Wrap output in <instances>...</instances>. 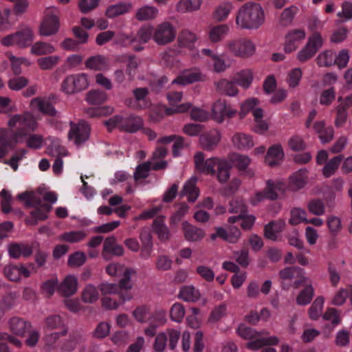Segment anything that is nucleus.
I'll list each match as a JSON object with an SVG mask.
<instances>
[{"instance_id":"nucleus-1","label":"nucleus","mask_w":352,"mask_h":352,"mask_svg":"<svg viewBox=\"0 0 352 352\" xmlns=\"http://www.w3.org/2000/svg\"><path fill=\"white\" fill-rule=\"evenodd\" d=\"M264 21L263 10L260 4L255 2L243 4L239 9L236 16V24L241 29H257Z\"/></svg>"},{"instance_id":"nucleus-2","label":"nucleus","mask_w":352,"mask_h":352,"mask_svg":"<svg viewBox=\"0 0 352 352\" xmlns=\"http://www.w3.org/2000/svg\"><path fill=\"white\" fill-rule=\"evenodd\" d=\"M236 333L244 340H252L247 343L246 346L254 351H257L263 346L276 345L279 341L276 336L267 337L270 333L265 330L256 331L242 324L237 328Z\"/></svg>"},{"instance_id":"nucleus-3","label":"nucleus","mask_w":352,"mask_h":352,"mask_svg":"<svg viewBox=\"0 0 352 352\" xmlns=\"http://www.w3.org/2000/svg\"><path fill=\"white\" fill-rule=\"evenodd\" d=\"M8 126L10 129L14 130L12 138L14 143L16 144L19 139L27 136L28 131H35L38 123L30 112L25 111L11 116L8 121Z\"/></svg>"},{"instance_id":"nucleus-4","label":"nucleus","mask_w":352,"mask_h":352,"mask_svg":"<svg viewBox=\"0 0 352 352\" xmlns=\"http://www.w3.org/2000/svg\"><path fill=\"white\" fill-rule=\"evenodd\" d=\"M109 131L115 128L121 131L133 133L143 127L144 122L140 116L130 115L123 117L120 115L114 116L104 122Z\"/></svg>"},{"instance_id":"nucleus-5","label":"nucleus","mask_w":352,"mask_h":352,"mask_svg":"<svg viewBox=\"0 0 352 352\" xmlns=\"http://www.w3.org/2000/svg\"><path fill=\"white\" fill-rule=\"evenodd\" d=\"M285 190V185L283 182L278 180L268 179L265 182V187L255 194L252 203L253 205H256L264 199L276 201L279 198V194L283 193Z\"/></svg>"},{"instance_id":"nucleus-6","label":"nucleus","mask_w":352,"mask_h":352,"mask_svg":"<svg viewBox=\"0 0 352 352\" xmlns=\"http://www.w3.org/2000/svg\"><path fill=\"white\" fill-rule=\"evenodd\" d=\"M58 14L59 10L55 7L45 9V16L38 29L40 35L50 36L58 32L60 26Z\"/></svg>"},{"instance_id":"nucleus-7","label":"nucleus","mask_w":352,"mask_h":352,"mask_svg":"<svg viewBox=\"0 0 352 352\" xmlns=\"http://www.w3.org/2000/svg\"><path fill=\"white\" fill-rule=\"evenodd\" d=\"M226 48L234 56L248 58L255 52V45L245 38H235L228 40Z\"/></svg>"},{"instance_id":"nucleus-8","label":"nucleus","mask_w":352,"mask_h":352,"mask_svg":"<svg viewBox=\"0 0 352 352\" xmlns=\"http://www.w3.org/2000/svg\"><path fill=\"white\" fill-rule=\"evenodd\" d=\"M88 87L87 76L85 74H76L67 76L63 80L60 89L67 94H74L86 89Z\"/></svg>"},{"instance_id":"nucleus-9","label":"nucleus","mask_w":352,"mask_h":352,"mask_svg":"<svg viewBox=\"0 0 352 352\" xmlns=\"http://www.w3.org/2000/svg\"><path fill=\"white\" fill-rule=\"evenodd\" d=\"M323 43L324 39L320 33L311 34L308 37L306 45L298 53V60L300 62L304 63L311 58L322 48Z\"/></svg>"},{"instance_id":"nucleus-10","label":"nucleus","mask_w":352,"mask_h":352,"mask_svg":"<svg viewBox=\"0 0 352 352\" xmlns=\"http://www.w3.org/2000/svg\"><path fill=\"white\" fill-rule=\"evenodd\" d=\"M69 125L68 139L73 141L75 145L80 146L89 140L91 128L87 122L83 120L78 123L70 122Z\"/></svg>"},{"instance_id":"nucleus-11","label":"nucleus","mask_w":352,"mask_h":352,"mask_svg":"<svg viewBox=\"0 0 352 352\" xmlns=\"http://www.w3.org/2000/svg\"><path fill=\"white\" fill-rule=\"evenodd\" d=\"M176 36V29L169 22H163L157 25L153 31V39L158 45L171 43Z\"/></svg>"},{"instance_id":"nucleus-12","label":"nucleus","mask_w":352,"mask_h":352,"mask_svg":"<svg viewBox=\"0 0 352 352\" xmlns=\"http://www.w3.org/2000/svg\"><path fill=\"white\" fill-rule=\"evenodd\" d=\"M219 158L213 157L205 160L204 153L198 151L194 155L195 170L200 173L214 175L216 173L215 166Z\"/></svg>"},{"instance_id":"nucleus-13","label":"nucleus","mask_w":352,"mask_h":352,"mask_svg":"<svg viewBox=\"0 0 352 352\" xmlns=\"http://www.w3.org/2000/svg\"><path fill=\"white\" fill-rule=\"evenodd\" d=\"M124 254L123 247L118 244L114 236L107 237L103 243L102 257L107 261H110L113 256H121Z\"/></svg>"},{"instance_id":"nucleus-14","label":"nucleus","mask_w":352,"mask_h":352,"mask_svg":"<svg viewBox=\"0 0 352 352\" xmlns=\"http://www.w3.org/2000/svg\"><path fill=\"white\" fill-rule=\"evenodd\" d=\"M215 230L216 232L210 235V239L213 241L219 237L228 243H236L241 236L240 230L236 226H229L228 230L218 227Z\"/></svg>"},{"instance_id":"nucleus-15","label":"nucleus","mask_w":352,"mask_h":352,"mask_svg":"<svg viewBox=\"0 0 352 352\" xmlns=\"http://www.w3.org/2000/svg\"><path fill=\"white\" fill-rule=\"evenodd\" d=\"M221 135L217 129H212L202 133L199 137V144L205 151H212L214 150L221 141Z\"/></svg>"},{"instance_id":"nucleus-16","label":"nucleus","mask_w":352,"mask_h":352,"mask_svg":"<svg viewBox=\"0 0 352 352\" xmlns=\"http://www.w3.org/2000/svg\"><path fill=\"white\" fill-rule=\"evenodd\" d=\"M206 76L201 73L198 68H192L182 72L177 78L173 80V83L182 85H186L198 81L205 80Z\"/></svg>"},{"instance_id":"nucleus-17","label":"nucleus","mask_w":352,"mask_h":352,"mask_svg":"<svg viewBox=\"0 0 352 352\" xmlns=\"http://www.w3.org/2000/svg\"><path fill=\"white\" fill-rule=\"evenodd\" d=\"M8 325L13 334L21 337H24L32 329V324L29 321L18 316L10 318Z\"/></svg>"},{"instance_id":"nucleus-18","label":"nucleus","mask_w":352,"mask_h":352,"mask_svg":"<svg viewBox=\"0 0 352 352\" xmlns=\"http://www.w3.org/2000/svg\"><path fill=\"white\" fill-rule=\"evenodd\" d=\"M139 238L142 243L140 256L148 258L151 254L153 244L151 231L148 227H143L140 230Z\"/></svg>"},{"instance_id":"nucleus-19","label":"nucleus","mask_w":352,"mask_h":352,"mask_svg":"<svg viewBox=\"0 0 352 352\" xmlns=\"http://www.w3.org/2000/svg\"><path fill=\"white\" fill-rule=\"evenodd\" d=\"M231 160L234 166L240 171L241 175L248 177H252L254 175V172L248 166L251 162L250 158L244 155L239 153H234L232 155Z\"/></svg>"},{"instance_id":"nucleus-20","label":"nucleus","mask_w":352,"mask_h":352,"mask_svg":"<svg viewBox=\"0 0 352 352\" xmlns=\"http://www.w3.org/2000/svg\"><path fill=\"white\" fill-rule=\"evenodd\" d=\"M8 252L10 258L18 259L21 256L29 257L32 254V246L25 243L12 242L8 245Z\"/></svg>"},{"instance_id":"nucleus-21","label":"nucleus","mask_w":352,"mask_h":352,"mask_svg":"<svg viewBox=\"0 0 352 352\" xmlns=\"http://www.w3.org/2000/svg\"><path fill=\"white\" fill-rule=\"evenodd\" d=\"M30 212L31 218L25 220V223L30 226H35L39 221H45L48 218V213L52 207L50 204H43L41 207L34 208Z\"/></svg>"},{"instance_id":"nucleus-22","label":"nucleus","mask_w":352,"mask_h":352,"mask_svg":"<svg viewBox=\"0 0 352 352\" xmlns=\"http://www.w3.org/2000/svg\"><path fill=\"white\" fill-rule=\"evenodd\" d=\"M182 230L185 239L190 242L199 241L206 236L203 229L192 226L188 221L182 223Z\"/></svg>"},{"instance_id":"nucleus-23","label":"nucleus","mask_w":352,"mask_h":352,"mask_svg":"<svg viewBox=\"0 0 352 352\" xmlns=\"http://www.w3.org/2000/svg\"><path fill=\"white\" fill-rule=\"evenodd\" d=\"M30 105L36 107L43 114L51 117H55L58 115V111L50 100L42 98H34L30 102Z\"/></svg>"},{"instance_id":"nucleus-24","label":"nucleus","mask_w":352,"mask_h":352,"mask_svg":"<svg viewBox=\"0 0 352 352\" xmlns=\"http://www.w3.org/2000/svg\"><path fill=\"white\" fill-rule=\"evenodd\" d=\"M285 223L282 219L272 221L264 226V236L270 240L275 241L277 240V234L283 232Z\"/></svg>"},{"instance_id":"nucleus-25","label":"nucleus","mask_w":352,"mask_h":352,"mask_svg":"<svg viewBox=\"0 0 352 352\" xmlns=\"http://www.w3.org/2000/svg\"><path fill=\"white\" fill-rule=\"evenodd\" d=\"M165 217L160 215L153 222V229L161 241H167L170 238V232L168 228L164 223Z\"/></svg>"},{"instance_id":"nucleus-26","label":"nucleus","mask_w":352,"mask_h":352,"mask_svg":"<svg viewBox=\"0 0 352 352\" xmlns=\"http://www.w3.org/2000/svg\"><path fill=\"white\" fill-rule=\"evenodd\" d=\"M14 36L19 48H25L31 45L34 40V32L28 26L14 32Z\"/></svg>"},{"instance_id":"nucleus-27","label":"nucleus","mask_w":352,"mask_h":352,"mask_svg":"<svg viewBox=\"0 0 352 352\" xmlns=\"http://www.w3.org/2000/svg\"><path fill=\"white\" fill-rule=\"evenodd\" d=\"M217 170L214 175L219 182L224 184L228 182L230 177V170L232 165L230 163L223 158H219L218 162L216 164Z\"/></svg>"},{"instance_id":"nucleus-28","label":"nucleus","mask_w":352,"mask_h":352,"mask_svg":"<svg viewBox=\"0 0 352 352\" xmlns=\"http://www.w3.org/2000/svg\"><path fill=\"white\" fill-rule=\"evenodd\" d=\"M235 84L233 78L232 80L222 78L214 82L217 91L221 94L228 96H235L238 94L239 90Z\"/></svg>"},{"instance_id":"nucleus-29","label":"nucleus","mask_w":352,"mask_h":352,"mask_svg":"<svg viewBox=\"0 0 352 352\" xmlns=\"http://www.w3.org/2000/svg\"><path fill=\"white\" fill-rule=\"evenodd\" d=\"M307 180V170L305 168L300 169L289 177V188L292 191H297L302 188Z\"/></svg>"},{"instance_id":"nucleus-30","label":"nucleus","mask_w":352,"mask_h":352,"mask_svg":"<svg viewBox=\"0 0 352 352\" xmlns=\"http://www.w3.org/2000/svg\"><path fill=\"white\" fill-rule=\"evenodd\" d=\"M78 280L74 276L69 275L58 285V291L64 296H69L77 291Z\"/></svg>"},{"instance_id":"nucleus-31","label":"nucleus","mask_w":352,"mask_h":352,"mask_svg":"<svg viewBox=\"0 0 352 352\" xmlns=\"http://www.w3.org/2000/svg\"><path fill=\"white\" fill-rule=\"evenodd\" d=\"M48 151L52 155H57L53 164L52 168L54 173L58 175L61 173L63 167V160L60 155H66V151L63 147L54 144H51L48 147Z\"/></svg>"},{"instance_id":"nucleus-32","label":"nucleus","mask_w":352,"mask_h":352,"mask_svg":"<svg viewBox=\"0 0 352 352\" xmlns=\"http://www.w3.org/2000/svg\"><path fill=\"white\" fill-rule=\"evenodd\" d=\"M284 153L281 145L275 144L271 146L265 155V163L270 167H274L278 164L277 160L283 159Z\"/></svg>"},{"instance_id":"nucleus-33","label":"nucleus","mask_w":352,"mask_h":352,"mask_svg":"<svg viewBox=\"0 0 352 352\" xmlns=\"http://www.w3.org/2000/svg\"><path fill=\"white\" fill-rule=\"evenodd\" d=\"M197 178H190L184 186L183 189L180 192V196L188 195V201L189 202H195L199 196V189L196 186Z\"/></svg>"},{"instance_id":"nucleus-34","label":"nucleus","mask_w":352,"mask_h":352,"mask_svg":"<svg viewBox=\"0 0 352 352\" xmlns=\"http://www.w3.org/2000/svg\"><path fill=\"white\" fill-rule=\"evenodd\" d=\"M229 30V26L226 24L213 26L208 31V38L213 43L220 42L228 34Z\"/></svg>"},{"instance_id":"nucleus-35","label":"nucleus","mask_w":352,"mask_h":352,"mask_svg":"<svg viewBox=\"0 0 352 352\" xmlns=\"http://www.w3.org/2000/svg\"><path fill=\"white\" fill-rule=\"evenodd\" d=\"M120 60L126 63V74L131 79L134 78L135 71L141 63L140 59L133 54H123L120 56Z\"/></svg>"},{"instance_id":"nucleus-36","label":"nucleus","mask_w":352,"mask_h":352,"mask_svg":"<svg viewBox=\"0 0 352 352\" xmlns=\"http://www.w3.org/2000/svg\"><path fill=\"white\" fill-rule=\"evenodd\" d=\"M233 9L232 3L226 1L217 6L212 13V19L217 22H222L226 20L230 12Z\"/></svg>"},{"instance_id":"nucleus-37","label":"nucleus","mask_w":352,"mask_h":352,"mask_svg":"<svg viewBox=\"0 0 352 352\" xmlns=\"http://www.w3.org/2000/svg\"><path fill=\"white\" fill-rule=\"evenodd\" d=\"M234 145L240 150L249 149L254 146L252 137L243 133H238L232 138Z\"/></svg>"},{"instance_id":"nucleus-38","label":"nucleus","mask_w":352,"mask_h":352,"mask_svg":"<svg viewBox=\"0 0 352 352\" xmlns=\"http://www.w3.org/2000/svg\"><path fill=\"white\" fill-rule=\"evenodd\" d=\"M344 159L343 155H338L331 158L323 167L322 172L324 177L328 178L335 174Z\"/></svg>"},{"instance_id":"nucleus-39","label":"nucleus","mask_w":352,"mask_h":352,"mask_svg":"<svg viewBox=\"0 0 352 352\" xmlns=\"http://www.w3.org/2000/svg\"><path fill=\"white\" fill-rule=\"evenodd\" d=\"M234 82L244 89L248 88L252 82L253 74L251 70L244 69L237 72L233 77Z\"/></svg>"},{"instance_id":"nucleus-40","label":"nucleus","mask_w":352,"mask_h":352,"mask_svg":"<svg viewBox=\"0 0 352 352\" xmlns=\"http://www.w3.org/2000/svg\"><path fill=\"white\" fill-rule=\"evenodd\" d=\"M197 41L196 34L188 30H184L181 32L178 36V43L180 47L192 49L195 43Z\"/></svg>"},{"instance_id":"nucleus-41","label":"nucleus","mask_w":352,"mask_h":352,"mask_svg":"<svg viewBox=\"0 0 352 352\" xmlns=\"http://www.w3.org/2000/svg\"><path fill=\"white\" fill-rule=\"evenodd\" d=\"M14 141L12 135L10 136L5 129H0V158L7 153L8 149L14 146Z\"/></svg>"},{"instance_id":"nucleus-42","label":"nucleus","mask_w":352,"mask_h":352,"mask_svg":"<svg viewBox=\"0 0 352 352\" xmlns=\"http://www.w3.org/2000/svg\"><path fill=\"white\" fill-rule=\"evenodd\" d=\"M179 297L186 302H196L200 297L199 291L193 286H184L181 288Z\"/></svg>"},{"instance_id":"nucleus-43","label":"nucleus","mask_w":352,"mask_h":352,"mask_svg":"<svg viewBox=\"0 0 352 352\" xmlns=\"http://www.w3.org/2000/svg\"><path fill=\"white\" fill-rule=\"evenodd\" d=\"M55 47L50 43L38 41L32 45L31 53L35 56L51 54L55 52Z\"/></svg>"},{"instance_id":"nucleus-44","label":"nucleus","mask_w":352,"mask_h":352,"mask_svg":"<svg viewBox=\"0 0 352 352\" xmlns=\"http://www.w3.org/2000/svg\"><path fill=\"white\" fill-rule=\"evenodd\" d=\"M107 98V94L100 89H93L86 94V100L91 104H101L105 102Z\"/></svg>"},{"instance_id":"nucleus-45","label":"nucleus","mask_w":352,"mask_h":352,"mask_svg":"<svg viewBox=\"0 0 352 352\" xmlns=\"http://www.w3.org/2000/svg\"><path fill=\"white\" fill-rule=\"evenodd\" d=\"M137 272L135 269L127 267L123 271V275L119 281L118 286L120 289L130 290L133 288V284L132 277L135 276Z\"/></svg>"},{"instance_id":"nucleus-46","label":"nucleus","mask_w":352,"mask_h":352,"mask_svg":"<svg viewBox=\"0 0 352 352\" xmlns=\"http://www.w3.org/2000/svg\"><path fill=\"white\" fill-rule=\"evenodd\" d=\"M226 106V100L221 99L217 100L212 105V118L219 123H221L224 120Z\"/></svg>"},{"instance_id":"nucleus-47","label":"nucleus","mask_w":352,"mask_h":352,"mask_svg":"<svg viewBox=\"0 0 352 352\" xmlns=\"http://www.w3.org/2000/svg\"><path fill=\"white\" fill-rule=\"evenodd\" d=\"M131 8L130 3H120L108 7L106 10V16L109 18H114L119 15L124 14Z\"/></svg>"},{"instance_id":"nucleus-48","label":"nucleus","mask_w":352,"mask_h":352,"mask_svg":"<svg viewBox=\"0 0 352 352\" xmlns=\"http://www.w3.org/2000/svg\"><path fill=\"white\" fill-rule=\"evenodd\" d=\"M81 298L85 303L92 304L96 302L99 298V294L96 287L91 284L87 285L82 292Z\"/></svg>"},{"instance_id":"nucleus-49","label":"nucleus","mask_w":352,"mask_h":352,"mask_svg":"<svg viewBox=\"0 0 352 352\" xmlns=\"http://www.w3.org/2000/svg\"><path fill=\"white\" fill-rule=\"evenodd\" d=\"M85 66L91 69L100 71L106 68V58L102 55H96L89 57L85 63Z\"/></svg>"},{"instance_id":"nucleus-50","label":"nucleus","mask_w":352,"mask_h":352,"mask_svg":"<svg viewBox=\"0 0 352 352\" xmlns=\"http://www.w3.org/2000/svg\"><path fill=\"white\" fill-rule=\"evenodd\" d=\"M201 4V0H180L176 9L180 12H192L199 9Z\"/></svg>"},{"instance_id":"nucleus-51","label":"nucleus","mask_w":352,"mask_h":352,"mask_svg":"<svg viewBox=\"0 0 352 352\" xmlns=\"http://www.w3.org/2000/svg\"><path fill=\"white\" fill-rule=\"evenodd\" d=\"M158 10L153 6H144L138 10L135 17L138 21H148L156 17Z\"/></svg>"},{"instance_id":"nucleus-52","label":"nucleus","mask_w":352,"mask_h":352,"mask_svg":"<svg viewBox=\"0 0 352 352\" xmlns=\"http://www.w3.org/2000/svg\"><path fill=\"white\" fill-rule=\"evenodd\" d=\"M60 58L58 56H48L37 59V65L43 70H51L59 63Z\"/></svg>"},{"instance_id":"nucleus-53","label":"nucleus","mask_w":352,"mask_h":352,"mask_svg":"<svg viewBox=\"0 0 352 352\" xmlns=\"http://www.w3.org/2000/svg\"><path fill=\"white\" fill-rule=\"evenodd\" d=\"M314 296V289L311 285H307L302 289L296 298V303L298 305H306L311 302Z\"/></svg>"},{"instance_id":"nucleus-54","label":"nucleus","mask_w":352,"mask_h":352,"mask_svg":"<svg viewBox=\"0 0 352 352\" xmlns=\"http://www.w3.org/2000/svg\"><path fill=\"white\" fill-rule=\"evenodd\" d=\"M317 63L320 67H330L335 65V53L331 50H325L317 56Z\"/></svg>"},{"instance_id":"nucleus-55","label":"nucleus","mask_w":352,"mask_h":352,"mask_svg":"<svg viewBox=\"0 0 352 352\" xmlns=\"http://www.w3.org/2000/svg\"><path fill=\"white\" fill-rule=\"evenodd\" d=\"M86 233L82 230L64 232L59 236V239L68 243H78L86 237Z\"/></svg>"},{"instance_id":"nucleus-56","label":"nucleus","mask_w":352,"mask_h":352,"mask_svg":"<svg viewBox=\"0 0 352 352\" xmlns=\"http://www.w3.org/2000/svg\"><path fill=\"white\" fill-rule=\"evenodd\" d=\"M297 11L298 8L294 6L285 8L280 14V24L284 27L291 25Z\"/></svg>"},{"instance_id":"nucleus-57","label":"nucleus","mask_w":352,"mask_h":352,"mask_svg":"<svg viewBox=\"0 0 352 352\" xmlns=\"http://www.w3.org/2000/svg\"><path fill=\"white\" fill-rule=\"evenodd\" d=\"M324 298L322 296H318L313 302L309 309V315L311 320H316L321 316Z\"/></svg>"},{"instance_id":"nucleus-58","label":"nucleus","mask_w":352,"mask_h":352,"mask_svg":"<svg viewBox=\"0 0 352 352\" xmlns=\"http://www.w3.org/2000/svg\"><path fill=\"white\" fill-rule=\"evenodd\" d=\"M87 257L82 252H76L69 256L67 265L71 267H78L86 262Z\"/></svg>"},{"instance_id":"nucleus-59","label":"nucleus","mask_w":352,"mask_h":352,"mask_svg":"<svg viewBox=\"0 0 352 352\" xmlns=\"http://www.w3.org/2000/svg\"><path fill=\"white\" fill-rule=\"evenodd\" d=\"M228 211L230 213H236L243 216L247 212V206L243 199L236 198L230 202Z\"/></svg>"},{"instance_id":"nucleus-60","label":"nucleus","mask_w":352,"mask_h":352,"mask_svg":"<svg viewBox=\"0 0 352 352\" xmlns=\"http://www.w3.org/2000/svg\"><path fill=\"white\" fill-rule=\"evenodd\" d=\"M188 206L186 203H181L178 206L177 210L173 214L170 218V225H177L188 212Z\"/></svg>"},{"instance_id":"nucleus-61","label":"nucleus","mask_w":352,"mask_h":352,"mask_svg":"<svg viewBox=\"0 0 352 352\" xmlns=\"http://www.w3.org/2000/svg\"><path fill=\"white\" fill-rule=\"evenodd\" d=\"M185 315L184 307L179 302L175 303L170 310V317L172 320L180 322Z\"/></svg>"},{"instance_id":"nucleus-62","label":"nucleus","mask_w":352,"mask_h":352,"mask_svg":"<svg viewBox=\"0 0 352 352\" xmlns=\"http://www.w3.org/2000/svg\"><path fill=\"white\" fill-rule=\"evenodd\" d=\"M307 208L309 211L316 216L322 215L324 213V205L322 200L319 199H311L308 205Z\"/></svg>"},{"instance_id":"nucleus-63","label":"nucleus","mask_w":352,"mask_h":352,"mask_svg":"<svg viewBox=\"0 0 352 352\" xmlns=\"http://www.w3.org/2000/svg\"><path fill=\"white\" fill-rule=\"evenodd\" d=\"M233 257L236 262L242 267L245 268L250 264L249 252L247 249L234 252Z\"/></svg>"},{"instance_id":"nucleus-64","label":"nucleus","mask_w":352,"mask_h":352,"mask_svg":"<svg viewBox=\"0 0 352 352\" xmlns=\"http://www.w3.org/2000/svg\"><path fill=\"white\" fill-rule=\"evenodd\" d=\"M28 82V79L25 77H14L8 80V86L12 91H19L25 87Z\"/></svg>"}]
</instances>
